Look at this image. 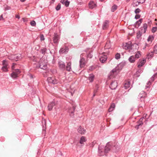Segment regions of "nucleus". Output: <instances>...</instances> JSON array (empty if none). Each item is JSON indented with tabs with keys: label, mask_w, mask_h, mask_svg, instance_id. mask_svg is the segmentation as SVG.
I'll return each instance as SVG.
<instances>
[{
	"label": "nucleus",
	"mask_w": 157,
	"mask_h": 157,
	"mask_svg": "<svg viewBox=\"0 0 157 157\" xmlns=\"http://www.w3.org/2000/svg\"><path fill=\"white\" fill-rule=\"evenodd\" d=\"M123 67V64L122 63H120L110 72L109 77L110 78L114 77L115 75L117 74L122 69Z\"/></svg>",
	"instance_id": "obj_1"
},
{
	"label": "nucleus",
	"mask_w": 157,
	"mask_h": 157,
	"mask_svg": "<svg viewBox=\"0 0 157 157\" xmlns=\"http://www.w3.org/2000/svg\"><path fill=\"white\" fill-rule=\"evenodd\" d=\"M103 148L104 147L103 146H99V147L98 153L100 156L103 155L104 153H108L111 149V147L109 145V143H108L105 147L104 152H103Z\"/></svg>",
	"instance_id": "obj_2"
},
{
	"label": "nucleus",
	"mask_w": 157,
	"mask_h": 157,
	"mask_svg": "<svg viewBox=\"0 0 157 157\" xmlns=\"http://www.w3.org/2000/svg\"><path fill=\"white\" fill-rule=\"evenodd\" d=\"M21 55L20 54H17L16 55H11L9 56V59L15 60V61H18L22 58Z\"/></svg>",
	"instance_id": "obj_3"
},
{
	"label": "nucleus",
	"mask_w": 157,
	"mask_h": 157,
	"mask_svg": "<svg viewBox=\"0 0 157 157\" xmlns=\"http://www.w3.org/2000/svg\"><path fill=\"white\" fill-rule=\"evenodd\" d=\"M47 80L49 83H52L53 84H56L59 81L58 80L54 77H48Z\"/></svg>",
	"instance_id": "obj_4"
},
{
	"label": "nucleus",
	"mask_w": 157,
	"mask_h": 157,
	"mask_svg": "<svg viewBox=\"0 0 157 157\" xmlns=\"http://www.w3.org/2000/svg\"><path fill=\"white\" fill-rule=\"evenodd\" d=\"M3 66L2 68V69L4 72H6L8 71V64L7 62L5 60H3L2 61Z\"/></svg>",
	"instance_id": "obj_5"
},
{
	"label": "nucleus",
	"mask_w": 157,
	"mask_h": 157,
	"mask_svg": "<svg viewBox=\"0 0 157 157\" xmlns=\"http://www.w3.org/2000/svg\"><path fill=\"white\" fill-rule=\"evenodd\" d=\"M21 72L18 69H16L13 71L12 73L11 74V76L13 78H16L18 77V75H19Z\"/></svg>",
	"instance_id": "obj_6"
},
{
	"label": "nucleus",
	"mask_w": 157,
	"mask_h": 157,
	"mask_svg": "<svg viewBox=\"0 0 157 157\" xmlns=\"http://www.w3.org/2000/svg\"><path fill=\"white\" fill-rule=\"evenodd\" d=\"M147 94L144 91H142L138 95V98L141 101L143 100L144 101V98L146 97Z\"/></svg>",
	"instance_id": "obj_7"
},
{
	"label": "nucleus",
	"mask_w": 157,
	"mask_h": 157,
	"mask_svg": "<svg viewBox=\"0 0 157 157\" xmlns=\"http://www.w3.org/2000/svg\"><path fill=\"white\" fill-rule=\"evenodd\" d=\"M75 109V107L73 106L72 107H69L68 108V112L70 113L71 116L73 117L74 116V112Z\"/></svg>",
	"instance_id": "obj_8"
},
{
	"label": "nucleus",
	"mask_w": 157,
	"mask_h": 157,
	"mask_svg": "<svg viewBox=\"0 0 157 157\" xmlns=\"http://www.w3.org/2000/svg\"><path fill=\"white\" fill-rule=\"evenodd\" d=\"M123 48L125 50L132 49L131 43L129 42L123 44Z\"/></svg>",
	"instance_id": "obj_9"
},
{
	"label": "nucleus",
	"mask_w": 157,
	"mask_h": 157,
	"mask_svg": "<svg viewBox=\"0 0 157 157\" xmlns=\"http://www.w3.org/2000/svg\"><path fill=\"white\" fill-rule=\"evenodd\" d=\"M145 119L144 117L141 118L139 121L137 122V124L135 126V128L136 129H138L140 127L142 126L143 124V120Z\"/></svg>",
	"instance_id": "obj_10"
},
{
	"label": "nucleus",
	"mask_w": 157,
	"mask_h": 157,
	"mask_svg": "<svg viewBox=\"0 0 157 157\" xmlns=\"http://www.w3.org/2000/svg\"><path fill=\"white\" fill-rule=\"evenodd\" d=\"M117 86V81H112L110 85V88L112 90H115Z\"/></svg>",
	"instance_id": "obj_11"
},
{
	"label": "nucleus",
	"mask_w": 157,
	"mask_h": 157,
	"mask_svg": "<svg viewBox=\"0 0 157 157\" xmlns=\"http://www.w3.org/2000/svg\"><path fill=\"white\" fill-rule=\"evenodd\" d=\"M80 67L81 68L83 67L86 63V61L83 58H82L79 61Z\"/></svg>",
	"instance_id": "obj_12"
},
{
	"label": "nucleus",
	"mask_w": 157,
	"mask_h": 157,
	"mask_svg": "<svg viewBox=\"0 0 157 157\" xmlns=\"http://www.w3.org/2000/svg\"><path fill=\"white\" fill-rule=\"evenodd\" d=\"M107 59V56L103 54H101L100 56V61L102 63H105Z\"/></svg>",
	"instance_id": "obj_13"
},
{
	"label": "nucleus",
	"mask_w": 157,
	"mask_h": 157,
	"mask_svg": "<svg viewBox=\"0 0 157 157\" xmlns=\"http://www.w3.org/2000/svg\"><path fill=\"white\" fill-rule=\"evenodd\" d=\"M146 62V59H139V61L138 63V67L140 68L142 67Z\"/></svg>",
	"instance_id": "obj_14"
},
{
	"label": "nucleus",
	"mask_w": 157,
	"mask_h": 157,
	"mask_svg": "<svg viewBox=\"0 0 157 157\" xmlns=\"http://www.w3.org/2000/svg\"><path fill=\"white\" fill-rule=\"evenodd\" d=\"M59 39V36L57 34L55 33L53 38L54 42L55 44H57L58 42Z\"/></svg>",
	"instance_id": "obj_15"
},
{
	"label": "nucleus",
	"mask_w": 157,
	"mask_h": 157,
	"mask_svg": "<svg viewBox=\"0 0 157 157\" xmlns=\"http://www.w3.org/2000/svg\"><path fill=\"white\" fill-rule=\"evenodd\" d=\"M68 51V49L67 47L62 48L60 49L59 51L60 53L63 54L67 53Z\"/></svg>",
	"instance_id": "obj_16"
},
{
	"label": "nucleus",
	"mask_w": 157,
	"mask_h": 157,
	"mask_svg": "<svg viewBox=\"0 0 157 157\" xmlns=\"http://www.w3.org/2000/svg\"><path fill=\"white\" fill-rule=\"evenodd\" d=\"M78 132L81 134H84L86 132V130L80 126L78 129Z\"/></svg>",
	"instance_id": "obj_17"
},
{
	"label": "nucleus",
	"mask_w": 157,
	"mask_h": 157,
	"mask_svg": "<svg viewBox=\"0 0 157 157\" xmlns=\"http://www.w3.org/2000/svg\"><path fill=\"white\" fill-rule=\"evenodd\" d=\"M155 76V75H153L150 78V80L147 83V85L146 86V88H147L149 87V86L151 84V82L153 81L154 80V78Z\"/></svg>",
	"instance_id": "obj_18"
},
{
	"label": "nucleus",
	"mask_w": 157,
	"mask_h": 157,
	"mask_svg": "<svg viewBox=\"0 0 157 157\" xmlns=\"http://www.w3.org/2000/svg\"><path fill=\"white\" fill-rule=\"evenodd\" d=\"M109 21L107 20L105 21L103 24L102 28L103 29H106L109 26Z\"/></svg>",
	"instance_id": "obj_19"
},
{
	"label": "nucleus",
	"mask_w": 157,
	"mask_h": 157,
	"mask_svg": "<svg viewBox=\"0 0 157 157\" xmlns=\"http://www.w3.org/2000/svg\"><path fill=\"white\" fill-rule=\"evenodd\" d=\"M59 68L62 69H64L65 65L64 63L62 61H59L58 63Z\"/></svg>",
	"instance_id": "obj_20"
},
{
	"label": "nucleus",
	"mask_w": 157,
	"mask_h": 157,
	"mask_svg": "<svg viewBox=\"0 0 157 157\" xmlns=\"http://www.w3.org/2000/svg\"><path fill=\"white\" fill-rule=\"evenodd\" d=\"M55 106V103L54 102H52L49 104L48 106V110L50 111L52 110L53 107Z\"/></svg>",
	"instance_id": "obj_21"
},
{
	"label": "nucleus",
	"mask_w": 157,
	"mask_h": 157,
	"mask_svg": "<svg viewBox=\"0 0 157 157\" xmlns=\"http://www.w3.org/2000/svg\"><path fill=\"white\" fill-rule=\"evenodd\" d=\"M89 7L91 9H93L95 7L96 5L93 2H90L89 4Z\"/></svg>",
	"instance_id": "obj_22"
},
{
	"label": "nucleus",
	"mask_w": 157,
	"mask_h": 157,
	"mask_svg": "<svg viewBox=\"0 0 157 157\" xmlns=\"http://www.w3.org/2000/svg\"><path fill=\"white\" fill-rule=\"evenodd\" d=\"M71 63L70 62H67V65L66 67V69L68 71H70L71 69Z\"/></svg>",
	"instance_id": "obj_23"
},
{
	"label": "nucleus",
	"mask_w": 157,
	"mask_h": 157,
	"mask_svg": "<svg viewBox=\"0 0 157 157\" xmlns=\"http://www.w3.org/2000/svg\"><path fill=\"white\" fill-rule=\"evenodd\" d=\"M94 77V75L93 74L89 75V76L88 77V79L90 81V82H92L93 81Z\"/></svg>",
	"instance_id": "obj_24"
},
{
	"label": "nucleus",
	"mask_w": 157,
	"mask_h": 157,
	"mask_svg": "<svg viewBox=\"0 0 157 157\" xmlns=\"http://www.w3.org/2000/svg\"><path fill=\"white\" fill-rule=\"evenodd\" d=\"M39 67L41 69L44 70H46L47 68V65L46 64H43L41 63L40 64Z\"/></svg>",
	"instance_id": "obj_25"
},
{
	"label": "nucleus",
	"mask_w": 157,
	"mask_h": 157,
	"mask_svg": "<svg viewBox=\"0 0 157 157\" xmlns=\"http://www.w3.org/2000/svg\"><path fill=\"white\" fill-rule=\"evenodd\" d=\"M136 59L133 56H131L128 59L129 61L131 63L134 62Z\"/></svg>",
	"instance_id": "obj_26"
},
{
	"label": "nucleus",
	"mask_w": 157,
	"mask_h": 157,
	"mask_svg": "<svg viewBox=\"0 0 157 157\" xmlns=\"http://www.w3.org/2000/svg\"><path fill=\"white\" fill-rule=\"evenodd\" d=\"M130 86L129 82L127 81L125 82L124 84V87L125 89L128 88Z\"/></svg>",
	"instance_id": "obj_27"
},
{
	"label": "nucleus",
	"mask_w": 157,
	"mask_h": 157,
	"mask_svg": "<svg viewBox=\"0 0 157 157\" xmlns=\"http://www.w3.org/2000/svg\"><path fill=\"white\" fill-rule=\"evenodd\" d=\"M86 138L84 136H82L81 137L79 142L81 144H83V143L86 142Z\"/></svg>",
	"instance_id": "obj_28"
},
{
	"label": "nucleus",
	"mask_w": 157,
	"mask_h": 157,
	"mask_svg": "<svg viewBox=\"0 0 157 157\" xmlns=\"http://www.w3.org/2000/svg\"><path fill=\"white\" fill-rule=\"evenodd\" d=\"M139 2V1L138 0L137 1V0H134L133 3V6H137L139 4H141V3H140Z\"/></svg>",
	"instance_id": "obj_29"
},
{
	"label": "nucleus",
	"mask_w": 157,
	"mask_h": 157,
	"mask_svg": "<svg viewBox=\"0 0 157 157\" xmlns=\"http://www.w3.org/2000/svg\"><path fill=\"white\" fill-rule=\"evenodd\" d=\"M153 53V52H149L147 55V58L149 59L153 57L154 55Z\"/></svg>",
	"instance_id": "obj_30"
},
{
	"label": "nucleus",
	"mask_w": 157,
	"mask_h": 157,
	"mask_svg": "<svg viewBox=\"0 0 157 157\" xmlns=\"http://www.w3.org/2000/svg\"><path fill=\"white\" fill-rule=\"evenodd\" d=\"M141 54L140 51H138L135 55V58L136 59H137L141 56Z\"/></svg>",
	"instance_id": "obj_31"
},
{
	"label": "nucleus",
	"mask_w": 157,
	"mask_h": 157,
	"mask_svg": "<svg viewBox=\"0 0 157 157\" xmlns=\"http://www.w3.org/2000/svg\"><path fill=\"white\" fill-rule=\"evenodd\" d=\"M142 21V19H140L138 21H136V26H137L138 27L139 26L140 24Z\"/></svg>",
	"instance_id": "obj_32"
},
{
	"label": "nucleus",
	"mask_w": 157,
	"mask_h": 157,
	"mask_svg": "<svg viewBox=\"0 0 157 157\" xmlns=\"http://www.w3.org/2000/svg\"><path fill=\"white\" fill-rule=\"evenodd\" d=\"M147 27V25L146 23H144L143 25V28L144 29V33H145Z\"/></svg>",
	"instance_id": "obj_33"
},
{
	"label": "nucleus",
	"mask_w": 157,
	"mask_h": 157,
	"mask_svg": "<svg viewBox=\"0 0 157 157\" xmlns=\"http://www.w3.org/2000/svg\"><path fill=\"white\" fill-rule=\"evenodd\" d=\"M47 51V49L46 48H43L41 49L40 52L41 53L43 54H44L45 52Z\"/></svg>",
	"instance_id": "obj_34"
},
{
	"label": "nucleus",
	"mask_w": 157,
	"mask_h": 157,
	"mask_svg": "<svg viewBox=\"0 0 157 157\" xmlns=\"http://www.w3.org/2000/svg\"><path fill=\"white\" fill-rule=\"evenodd\" d=\"M121 55L120 53H117L115 55V58L117 59H118L120 58Z\"/></svg>",
	"instance_id": "obj_35"
},
{
	"label": "nucleus",
	"mask_w": 157,
	"mask_h": 157,
	"mask_svg": "<svg viewBox=\"0 0 157 157\" xmlns=\"http://www.w3.org/2000/svg\"><path fill=\"white\" fill-rule=\"evenodd\" d=\"M153 39L154 37L152 36H150L147 39V40L148 41H150L151 42L152 40H153Z\"/></svg>",
	"instance_id": "obj_36"
},
{
	"label": "nucleus",
	"mask_w": 157,
	"mask_h": 157,
	"mask_svg": "<svg viewBox=\"0 0 157 157\" xmlns=\"http://www.w3.org/2000/svg\"><path fill=\"white\" fill-rule=\"evenodd\" d=\"M117 6L116 5H114L112 7L111 11L112 12H114L117 9Z\"/></svg>",
	"instance_id": "obj_37"
},
{
	"label": "nucleus",
	"mask_w": 157,
	"mask_h": 157,
	"mask_svg": "<svg viewBox=\"0 0 157 157\" xmlns=\"http://www.w3.org/2000/svg\"><path fill=\"white\" fill-rule=\"evenodd\" d=\"M61 8V5L60 3L58 4V5L56 8V9L57 11L59 10Z\"/></svg>",
	"instance_id": "obj_38"
},
{
	"label": "nucleus",
	"mask_w": 157,
	"mask_h": 157,
	"mask_svg": "<svg viewBox=\"0 0 157 157\" xmlns=\"http://www.w3.org/2000/svg\"><path fill=\"white\" fill-rule=\"evenodd\" d=\"M30 24L31 25L33 26H36V22L34 21H31Z\"/></svg>",
	"instance_id": "obj_39"
},
{
	"label": "nucleus",
	"mask_w": 157,
	"mask_h": 157,
	"mask_svg": "<svg viewBox=\"0 0 157 157\" xmlns=\"http://www.w3.org/2000/svg\"><path fill=\"white\" fill-rule=\"evenodd\" d=\"M157 30V27H153L151 29L152 32L153 33H154Z\"/></svg>",
	"instance_id": "obj_40"
},
{
	"label": "nucleus",
	"mask_w": 157,
	"mask_h": 157,
	"mask_svg": "<svg viewBox=\"0 0 157 157\" xmlns=\"http://www.w3.org/2000/svg\"><path fill=\"white\" fill-rule=\"evenodd\" d=\"M142 35V33L140 32H139L137 33V38L139 39L140 38V37Z\"/></svg>",
	"instance_id": "obj_41"
},
{
	"label": "nucleus",
	"mask_w": 157,
	"mask_h": 157,
	"mask_svg": "<svg viewBox=\"0 0 157 157\" xmlns=\"http://www.w3.org/2000/svg\"><path fill=\"white\" fill-rule=\"evenodd\" d=\"M154 52L157 54V44H156L154 47Z\"/></svg>",
	"instance_id": "obj_42"
},
{
	"label": "nucleus",
	"mask_w": 157,
	"mask_h": 157,
	"mask_svg": "<svg viewBox=\"0 0 157 157\" xmlns=\"http://www.w3.org/2000/svg\"><path fill=\"white\" fill-rule=\"evenodd\" d=\"M42 124L43 126L44 127V125L45 126L46 125V120L45 119L43 118L42 121Z\"/></svg>",
	"instance_id": "obj_43"
},
{
	"label": "nucleus",
	"mask_w": 157,
	"mask_h": 157,
	"mask_svg": "<svg viewBox=\"0 0 157 157\" xmlns=\"http://www.w3.org/2000/svg\"><path fill=\"white\" fill-rule=\"evenodd\" d=\"M70 2L68 1V0H67L63 5H64L66 7H68L69 4Z\"/></svg>",
	"instance_id": "obj_44"
},
{
	"label": "nucleus",
	"mask_w": 157,
	"mask_h": 157,
	"mask_svg": "<svg viewBox=\"0 0 157 157\" xmlns=\"http://www.w3.org/2000/svg\"><path fill=\"white\" fill-rule=\"evenodd\" d=\"M45 39L44 36L43 34H41L40 35V40L41 41L44 40Z\"/></svg>",
	"instance_id": "obj_45"
},
{
	"label": "nucleus",
	"mask_w": 157,
	"mask_h": 157,
	"mask_svg": "<svg viewBox=\"0 0 157 157\" xmlns=\"http://www.w3.org/2000/svg\"><path fill=\"white\" fill-rule=\"evenodd\" d=\"M140 11V10L139 8H137L135 10V12L137 14L139 13Z\"/></svg>",
	"instance_id": "obj_46"
},
{
	"label": "nucleus",
	"mask_w": 157,
	"mask_h": 157,
	"mask_svg": "<svg viewBox=\"0 0 157 157\" xmlns=\"http://www.w3.org/2000/svg\"><path fill=\"white\" fill-rule=\"evenodd\" d=\"M140 17V15L139 14H137L135 16V18L138 19Z\"/></svg>",
	"instance_id": "obj_47"
},
{
	"label": "nucleus",
	"mask_w": 157,
	"mask_h": 157,
	"mask_svg": "<svg viewBox=\"0 0 157 157\" xmlns=\"http://www.w3.org/2000/svg\"><path fill=\"white\" fill-rule=\"evenodd\" d=\"M115 107V105L114 103L112 104L110 107L112 108L113 109Z\"/></svg>",
	"instance_id": "obj_48"
},
{
	"label": "nucleus",
	"mask_w": 157,
	"mask_h": 157,
	"mask_svg": "<svg viewBox=\"0 0 157 157\" xmlns=\"http://www.w3.org/2000/svg\"><path fill=\"white\" fill-rule=\"evenodd\" d=\"M16 65V63H13V65H12V70H13V69H14V68H15V67H14V66L15 65Z\"/></svg>",
	"instance_id": "obj_49"
},
{
	"label": "nucleus",
	"mask_w": 157,
	"mask_h": 157,
	"mask_svg": "<svg viewBox=\"0 0 157 157\" xmlns=\"http://www.w3.org/2000/svg\"><path fill=\"white\" fill-rule=\"evenodd\" d=\"M140 3H143L144 2L145 0H138Z\"/></svg>",
	"instance_id": "obj_50"
},
{
	"label": "nucleus",
	"mask_w": 157,
	"mask_h": 157,
	"mask_svg": "<svg viewBox=\"0 0 157 157\" xmlns=\"http://www.w3.org/2000/svg\"><path fill=\"white\" fill-rule=\"evenodd\" d=\"M142 71L143 70L141 69L140 68L138 70L137 72L139 73H142Z\"/></svg>",
	"instance_id": "obj_51"
},
{
	"label": "nucleus",
	"mask_w": 157,
	"mask_h": 157,
	"mask_svg": "<svg viewBox=\"0 0 157 157\" xmlns=\"http://www.w3.org/2000/svg\"><path fill=\"white\" fill-rule=\"evenodd\" d=\"M114 109L112 108H111V107H110L109 109V112H112V111Z\"/></svg>",
	"instance_id": "obj_52"
},
{
	"label": "nucleus",
	"mask_w": 157,
	"mask_h": 157,
	"mask_svg": "<svg viewBox=\"0 0 157 157\" xmlns=\"http://www.w3.org/2000/svg\"><path fill=\"white\" fill-rule=\"evenodd\" d=\"M92 55L89 53L87 56L88 57H89L90 58H91L92 57Z\"/></svg>",
	"instance_id": "obj_53"
},
{
	"label": "nucleus",
	"mask_w": 157,
	"mask_h": 157,
	"mask_svg": "<svg viewBox=\"0 0 157 157\" xmlns=\"http://www.w3.org/2000/svg\"><path fill=\"white\" fill-rule=\"evenodd\" d=\"M67 0H61V2L63 4H64Z\"/></svg>",
	"instance_id": "obj_54"
},
{
	"label": "nucleus",
	"mask_w": 157,
	"mask_h": 157,
	"mask_svg": "<svg viewBox=\"0 0 157 157\" xmlns=\"http://www.w3.org/2000/svg\"><path fill=\"white\" fill-rule=\"evenodd\" d=\"M4 20V19L2 15H1L0 16V21L3 20Z\"/></svg>",
	"instance_id": "obj_55"
},
{
	"label": "nucleus",
	"mask_w": 157,
	"mask_h": 157,
	"mask_svg": "<svg viewBox=\"0 0 157 157\" xmlns=\"http://www.w3.org/2000/svg\"><path fill=\"white\" fill-rule=\"evenodd\" d=\"M10 9H11L10 7H9V6L6 7V10H10Z\"/></svg>",
	"instance_id": "obj_56"
},
{
	"label": "nucleus",
	"mask_w": 157,
	"mask_h": 157,
	"mask_svg": "<svg viewBox=\"0 0 157 157\" xmlns=\"http://www.w3.org/2000/svg\"><path fill=\"white\" fill-rule=\"evenodd\" d=\"M16 17L18 19H19L20 18V17L19 15H16Z\"/></svg>",
	"instance_id": "obj_57"
},
{
	"label": "nucleus",
	"mask_w": 157,
	"mask_h": 157,
	"mask_svg": "<svg viewBox=\"0 0 157 157\" xmlns=\"http://www.w3.org/2000/svg\"><path fill=\"white\" fill-rule=\"evenodd\" d=\"M93 69L92 67H90L89 68V70L90 71L93 70Z\"/></svg>",
	"instance_id": "obj_58"
},
{
	"label": "nucleus",
	"mask_w": 157,
	"mask_h": 157,
	"mask_svg": "<svg viewBox=\"0 0 157 157\" xmlns=\"http://www.w3.org/2000/svg\"><path fill=\"white\" fill-rule=\"evenodd\" d=\"M146 46H148V44H146V45H145V47L143 48L144 49H145V48H146Z\"/></svg>",
	"instance_id": "obj_59"
},
{
	"label": "nucleus",
	"mask_w": 157,
	"mask_h": 157,
	"mask_svg": "<svg viewBox=\"0 0 157 157\" xmlns=\"http://www.w3.org/2000/svg\"><path fill=\"white\" fill-rule=\"evenodd\" d=\"M20 1L22 2H24L26 0H20Z\"/></svg>",
	"instance_id": "obj_60"
},
{
	"label": "nucleus",
	"mask_w": 157,
	"mask_h": 157,
	"mask_svg": "<svg viewBox=\"0 0 157 157\" xmlns=\"http://www.w3.org/2000/svg\"><path fill=\"white\" fill-rule=\"evenodd\" d=\"M96 143V142L95 141H94L93 142V144H95Z\"/></svg>",
	"instance_id": "obj_61"
},
{
	"label": "nucleus",
	"mask_w": 157,
	"mask_h": 157,
	"mask_svg": "<svg viewBox=\"0 0 157 157\" xmlns=\"http://www.w3.org/2000/svg\"><path fill=\"white\" fill-rule=\"evenodd\" d=\"M22 19L23 20V21H25V19L24 18H23Z\"/></svg>",
	"instance_id": "obj_62"
},
{
	"label": "nucleus",
	"mask_w": 157,
	"mask_h": 157,
	"mask_svg": "<svg viewBox=\"0 0 157 157\" xmlns=\"http://www.w3.org/2000/svg\"><path fill=\"white\" fill-rule=\"evenodd\" d=\"M130 0H126V1L127 2H128Z\"/></svg>",
	"instance_id": "obj_63"
},
{
	"label": "nucleus",
	"mask_w": 157,
	"mask_h": 157,
	"mask_svg": "<svg viewBox=\"0 0 157 157\" xmlns=\"http://www.w3.org/2000/svg\"><path fill=\"white\" fill-rule=\"evenodd\" d=\"M30 76L31 78H33V76H32V75H30Z\"/></svg>",
	"instance_id": "obj_64"
}]
</instances>
